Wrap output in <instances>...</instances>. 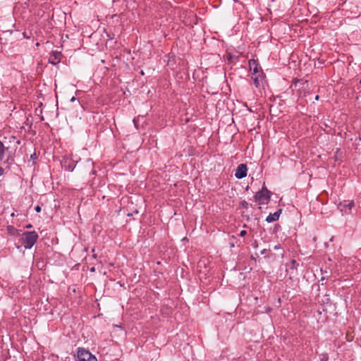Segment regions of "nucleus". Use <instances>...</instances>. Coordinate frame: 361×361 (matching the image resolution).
I'll use <instances>...</instances> for the list:
<instances>
[{
  "label": "nucleus",
  "instance_id": "1",
  "mask_svg": "<svg viewBox=\"0 0 361 361\" xmlns=\"http://www.w3.org/2000/svg\"><path fill=\"white\" fill-rule=\"evenodd\" d=\"M38 235L35 231H26L23 234V245L25 249H30L37 242Z\"/></svg>",
  "mask_w": 361,
  "mask_h": 361
},
{
  "label": "nucleus",
  "instance_id": "2",
  "mask_svg": "<svg viewBox=\"0 0 361 361\" xmlns=\"http://www.w3.org/2000/svg\"><path fill=\"white\" fill-rule=\"evenodd\" d=\"M75 359V361H97L96 357L84 348H78L77 349Z\"/></svg>",
  "mask_w": 361,
  "mask_h": 361
},
{
  "label": "nucleus",
  "instance_id": "3",
  "mask_svg": "<svg viewBox=\"0 0 361 361\" xmlns=\"http://www.w3.org/2000/svg\"><path fill=\"white\" fill-rule=\"evenodd\" d=\"M271 192L269 190H268L265 186H263L262 189L255 194V198L257 200H259L261 202L264 200H269L271 198Z\"/></svg>",
  "mask_w": 361,
  "mask_h": 361
},
{
  "label": "nucleus",
  "instance_id": "4",
  "mask_svg": "<svg viewBox=\"0 0 361 361\" xmlns=\"http://www.w3.org/2000/svg\"><path fill=\"white\" fill-rule=\"evenodd\" d=\"M247 167L246 164H240L238 166L235 172V176L238 179H242L247 176Z\"/></svg>",
  "mask_w": 361,
  "mask_h": 361
},
{
  "label": "nucleus",
  "instance_id": "5",
  "mask_svg": "<svg viewBox=\"0 0 361 361\" xmlns=\"http://www.w3.org/2000/svg\"><path fill=\"white\" fill-rule=\"evenodd\" d=\"M355 206L353 200H345L338 205V209L341 212L347 213L348 210H350Z\"/></svg>",
  "mask_w": 361,
  "mask_h": 361
},
{
  "label": "nucleus",
  "instance_id": "6",
  "mask_svg": "<svg viewBox=\"0 0 361 361\" xmlns=\"http://www.w3.org/2000/svg\"><path fill=\"white\" fill-rule=\"evenodd\" d=\"M249 66L250 71H252V75H255L258 73H261L262 70L261 67L259 66V64L255 61V60H250L249 61Z\"/></svg>",
  "mask_w": 361,
  "mask_h": 361
},
{
  "label": "nucleus",
  "instance_id": "7",
  "mask_svg": "<svg viewBox=\"0 0 361 361\" xmlns=\"http://www.w3.org/2000/svg\"><path fill=\"white\" fill-rule=\"evenodd\" d=\"M61 53L59 51H53L49 58V62L52 64H57L61 61Z\"/></svg>",
  "mask_w": 361,
  "mask_h": 361
},
{
  "label": "nucleus",
  "instance_id": "8",
  "mask_svg": "<svg viewBox=\"0 0 361 361\" xmlns=\"http://www.w3.org/2000/svg\"><path fill=\"white\" fill-rule=\"evenodd\" d=\"M281 213V209H280L278 211H276V212H274V214H269V215H268L267 217L266 218V221L268 223H271V222L277 221L280 216Z\"/></svg>",
  "mask_w": 361,
  "mask_h": 361
},
{
  "label": "nucleus",
  "instance_id": "9",
  "mask_svg": "<svg viewBox=\"0 0 361 361\" xmlns=\"http://www.w3.org/2000/svg\"><path fill=\"white\" fill-rule=\"evenodd\" d=\"M252 79L253 80L254 84L256 86V87H259L264 80L262 73H258L257 75H252Z\"/></svg>",
  "mask_w": 361,
  "mask_h": 361
},
{
  "label": "nucleus",
  "instance_id": "10",
  "mask_svg": "<svg viewBox=\"0 0 361 361\" xmlns=\"http://www.w3.org/2000/svg\"><path fill=\"white\" fill-rule=\"evenodd\" d=\"M6 149V148L5 147L3 142L0 141V161H1L4 158Z\"/></svg>",
  "mask_w": 361,
  "mask_h": 361
},
{
  "label": "nucleus",
  "instance_id": "11",
  "mask_svg": "<svg viewBox=\"0 0 361 361\" xmlns=\"http://www.w3.org/2000/svg\"><path fill=\"white\" fill-rule=\"evenodd\" d=\"M247 234V231L245 230H242L240 233V235L243 237Z\"/></svg>",
  "mask_w": 361,
  "mask_h": 361
},
{
  "label": "nucleus",
  "instance_id": "12",
  "mask_svg": "<svg viewBox=\"0 0 361 361\" xmlns=\"http://www.w3.org/2000/svg\"><path fill=\"white\" fill-rule=\"evenodd\" d=\"M35 210L37 212H39L41 211V207L37 205L35 207Z\"/></svg>",
  "mask_w": 361,
  "mask_h": 361
},
{
  "label": "nucleus",
  "instance_id": "13",
  "mask_svg": "<svg viewBox=\"0 0 361 361\" xmlns=\"http://www.w3.org/2000/svg\"><path fill=\"white\" fill-rule=\"evenodd\" d=\"M242 206L243 207H247V202L246 201H243L242 203H241Z\"/></svg>",
  "mask_w": 361,
  "mask_h": 361
},
{
  "label": "nucleus",
  "instance_id": "14",
  "mask_svg": "<svg viewBox=\"0 0 361 361\" xmlns=\"http://www.w3.org/2000/svg\"><path fill=\"white\" fill-rule=\"evenodd\" d=\"M4 173V169L3 168L0 167V176H1Z\"/></svg>",
  "mask_w": 361,
  "mask_h": 361
},
{
  "label": "nucleus",
  "instance_id": "15",
  "mask_svg": "<svg viewBox=\"0 0 361 361\" xmlns=\"http://www.w3.org/2000/svg\"><path fill=\"white\" fill-rule=\"evenodd\" d=\"M75 99H75V97H73L71 99V102H75Z\"/></svg>",
  "mask_w": 361,
  "mask_h": 361
},
{
  "label": "nucleus",
  "instance_id": "16",
  "mask_svg": "<svg viewBox=\"0 0 361 361\" xmlns=\"http://www.w3.org/2000/svg\"><path fill=\"white\" fill-rule=\"evenodd\" d=\"M266 251H267V250H266V249H264L263 250H262V251H261V254H262V255L265 254V253H266Z\"/></svg>",
  "mask_w": 361,
  "mask_h": 361
},
{
  "label": "nucleus",
  "instance_id": "17",
  "mask_svg": "<svg viewBox=\"0 0 361 361\" xmlns=\"http://www.w3.org/2000/svg\"><path fill=\"white\" fill-rule=\"evenodd\" d=\"M291 263H292V264H293V265H294V264L296 263V262H295V259H293V260H292V262H291Z\"/></svg>",
  "mask_w": 361,
  "mask_h": 361
},
{
  "label": "nucleus",
  "instance_id": "18",
  "mask_svg": "<svg viewBox=\"0 0 361 361\" xmlns=\"http://www.w3.org/2000/svg\"><path fill=\"white\" fill-rule=\"evenodd\" d=\"M315 99H316L317 100H318V99H319V96H318V95H317V96H316V97H315Z\"/></svg>",
  "mask_w": 361,
  "mask_h": 361
},
{
  "label": "nucleus",
  "instance_id": "19",
  "mask_svg": "<svg viewBox=\"0 0 361 361\" xmlns=\"http://www.w3.org/2000/svg\"><path fill=\"white\" fill-rule=\"evenodd\" d=\"M69 171H73V169H68Z\"/></svg>",
  "mask_w": 361,
  "mask_h": 361
},
{
  "label": "nucleus",
  "instance_id": "20",
  "mask_svg": "<svg viewBox=\"0 0 361 361\" xmlns=\"http://www.w3.org/2000/svg\"><path fill=\"white\" fill-rule=\"evenodd\" d=\"M31 226H32L31 225H28V226H27V228H30Z\"/></svg>",
  "mask_w": 361,
  "mask_h": 361
}]
</instances>
